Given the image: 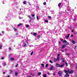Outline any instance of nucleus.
<instances>
[{"label":"nucleus","mask_w":77,"mask_h":77,"mask_svg":"<svg viewBox=\"0 0 77 77\" xmlns=\"http://www.w3.org/2000/svg\"><path fill=\"white\" fill-rule=\"evenodd\" d=\"M49 62L50 63H53V61H52L51 60H50Z\"/></svg>","instance_id":"40"},{"label":"nucleus","mask_w":77,"mask_h":77,"mask_svg":"<svg viewBox=\"0 0 77 77\" xmlns=\"http://www.w3.org/2000/svg\"><path fill=\"white\" fill-rule=\"evenodd\" d=\"M63 40L62 39H60V41H63Z\"/></svg>","instance_id":"51"},{"label":"nucleus","mask_w":77,"mask_h":77,"mask_svg":"<svg viewBox=\"0 0 77 77\" xmlns=\"http://www.w3.org/2000/svg\"><path fill=\"white\" fill-rule=\"evenodd\" d=\"M66 45H69V43L67 42H66Z\"/></svg>","instance_id":"29"},{"label":"nucleus","mask_w":77,"mask_h":77,"mask_svg":"<svg viewBox=\"0 0 77 77\" xmlns=\"http://www.w3.org/2000/svg\"><path fill=\"white\" fill-rule=\"evenodd\" d=\"M26 46H27V44H26V43H25L23 44V47H26Z\"/></svg>","instance_id":"8"},{"label":"nucleus","mask_w":77,"mask_h":77,"mask_svg":"<svg viewBox=\"0 0 77 77\" xmlns=\"http://www.w3.org/2000/svg\"><path fill=\"white\" fill-rule=\"evenodd\" d=\"M65 51H67V49H65Z\"/></svg>","instance_id":"56"},{"label":"nucleus","mask_w":77,"mask_h":77,"mask_svg":"<svg viewBox=\"0 0 77 77\" xmlns=\"http://www.w3.org/2000/svg\"><path fill=\"white\" fill-rule=\"evenodd\" d=\"M30 74L31 75H32V76H34L35 75V74H33L32 73H31Z\"/></svg>","instance_id":"34"},{"label":"nucleus","mask_w":77,"mask_h":77,"mask_svg":"<svg viewBox=\"0 0 77 77\" xmlns=\"http://www.w3.org/2000/svg\"><path fill=\"white\" fill-rule=\"evenodd\" d=\"M45 22H46V23H48V20H45Z\"/></svg>","instance_id":"46"},{"label":"nucleus","mask_w":77,"mask_h":77,"mask_svg":"<svg viewBox=\"0 0 77 77\" xmlns=\"http://www.w3.org/2000/svg\"><path fill=\"white\" fill-rule=\"evenodd\" d=\"M37 9H40L39 7L38 6H37Z\"/></svg>","instance_id":"32"},{"label":"nucleus","mask_w":77,"mask_h":77,"mask_svg":"<svg viewBox=\"0 0 77 77\" xmlns=\"http://www.w3.org/2000/svg\"><path fill=\"white\" fill-rule=\"evenodd\" d=\"M61 51L62 52H64V51L63 50H61Z\"/></svg>","instance_id":"53"},{"label":"nucleus","mask_w":77,"mask_h":77,"mask_svg":"<svg viewBox=\"0 0 77 77\" xmlns=\"http://www.w3.org/2000/svg\"><path fill=\"white\" fill-rule=\"evenodd\" d=\"M63 62H65V61H64V60H63Z\"/></svg>","instance_id":"62"},{"label":"nucleus","mask_w":77,"mask_h":77,"mask_svg":"<svg viewBox=\"0 0 77 77\" xmlns=\"http://www.w3.org/2000/svg\"><path fill=\"white\" fill-rule=\"evenodd\" d=\"M23 3L24 5H26V1H24L23 2Z\"/></svg>","instance_id":"20"},{"label":"nucleus","mask_w":77,"mask_h":77,"mask_svg":"<svg viewBox=\"0 0 77 77\" xmlns=\"http://www.w3.org/2000/svg\"><path fill=\"white\" fill-rule=\"evenodd\" d=\"M67 10L68 11H69L71 10V8H70V7H69V6L67 7Z\"/></svg>","instance_id":"7"},{"label":"nucleus","mask_w":77,"mask_h":77,"mask_svg":"<svg viewBox=\"0 0 77 77\" xmlns=\"http://www.w3.org/2000/svg\"><path fill=\"white\" fill-rule=\"evenodd\" d=\"M60 64L57 63L56 64V66L57 67H60Z\"/></svg>","instance_id":"10"},{"label":"nucleus","mask_w":77,"mask_h":77,"mask_svg":"<svg viewBox=\"0 0 77 77\" xmlns=\"http://www.w3.org/2000/svg\"><path fill=\"white\" fill-rule=\"evenodd\" d=\"M63 43H64L65 42V43H66V40H64L63 41Z\"/></svg>","instance_id":"33"},{"label":"nucleus","mask_w":77,"mask_h":77,"mask_svg":"<svg viewBox=\"0 0 77 77\" xmlns=\"http://www.w3.org/2000/svg\"><path fill=\"white\" fill-rule=\"evenodd\" d=\"M69 34H68V36H66V38L67 39H69Z\"/></svg>","instance_id":"11"},{"label":"nucleus","mask_w":77,"mask_h":77,"mask_svg":"<svg viewBox=\"0 0 77 77\" xmlns=\"http://www.w3.org/2000/svg\"><path fill=\"white\" fill-rule=\"evenodd\" d=\"M48 66V64H46V67L47 68V66Z\"/></svg>","instance_id":"43"},{"label":"nucleus","mask_w":77,"mask_h":77,"mask_svg":"<svg viewBox=\"0 0 77 77\" xmlns=\"http://www.w3.org/2000/svg\"><path fill=\"white\" fill-rule=\"evenodd\" d=\"M12 72H13V71H12V70H10V73H11H11H12Z\"/></svg>","instance_id":"42"},{"label":"nucleus","mask_w":77,"mask_h":77,"mask_svg":"<svg viewBox=\"0 0 77 77\" xmlns=\"http://www.w3.org/2000/svg\"><path fill=\"white\" fill-rule=\"evenodd\" d=\"M6 66V63H3V66Z\"/></svg>","instance_id":"38"},{"label":"nucleus","mask_w":77,"mask_h":77,"mask_svg":"<svg viewBox=\"0 0 77 77\" xmlns=\"http://www.w3.org/2000/svg\"><path fill=\"white\" fill-rule=\"evenodd\" d=\"M71 66H74V64L73 63L71 64Z\"/></svg>","instance_id":"47"},{"label":"nucleus","mask_w":77,"mask_h":77,"mask_svg":"<svg viewBox=\"0 0 77 77\" xmlns=\"http://www.w3.org/2000/svg\"><path fill=\"white\" fill-rule=\"evenodd\" d=\"M24 14H25V12H23V11L21 12V14L22 15H24Z\"/></svg>","instance_id":"17"},{"label":"nucleus","mask_w":77,"mask_h":77,"mask_svg":"<svg viewBox=\"0 0 77 77\" xmlns=\"http://www.w3.org/2000/svg\"><path fill=\"white\" fill-rule=\"evenodd\" d=\"M54 66H52L50 69V70H51V71H52V69H53V70H54Z\"/></svg>","instance_id":"3"},{"label":"nucleus","mask_w":77,"mask_h":77,"mask_svg":"<svg viewBox=\"0 0 77 77\" xmlns=\"http://www.w3.org/2000/svg\"><path fill=\"white\" fill-rule=\"evenodd\" d=\"M58 73L60 76H62V71H60Z\"/></svg>","instance_id":"6"},{"label":"nucleus","mask_w":77,"mask_h":77,"mask_svg":"<svg viewBox=\"0 0 77 77\" xmlns=\"http://www.w3.org/2000/svg\"><path fill=\"white\" fill-rule=\"evenodd\" d=\"M71 36L72 37H73V35H71Z\"/></svg>","instance_id":"59"},{"label":"nucleus","mask_w":77,"mask_h":77,"mask_svg":"<svg viewBox=\"0 0 77 77\" xmlns=\"http://www.w3.org/2000/svg\"><path fill=\"white\" fill-rule=\"evenodd\" d=\"M47 74L49 75V74H50V73H49V72H47Z\"/></svg>","instance_id":"55"},{"label":"nucleus","mask_w":77,"mask_h":77,"mask_svg":"<svg viewBox=\"0 0 77 77\" xmlns=\"http://www.w3.org/2000/svg\"><path fill=\"white\" fill-rule=\"evenodd\" d=\"M72 44H75V43H76V42H75V41L72 40Z\"/></svg>","instance_id":"13"},{"label":"nucleus","mask_w":77,"mask_h":77,"mask_svg":"<svg viewBox=\"0 0 77 77\" xmlns=\"http://www.w3.org/2000/svg\"><path fill=\"white\" fill-rule=\"evenodd\" d=\"M40 37H41V36H40L39 35H37V38H40Z\"/></svg>","instance_id":"35"},{"label":"nucleus","mask_w":77,"mask_h":77,"mask_svg":"<svg viewBox=\"0 0 77 77\" xmlns=\"http://www.w3.org/2000/svg\"><path fill=\"white\" fill-rule=\"evenodd\" d=\"M7 77H9V75H8L7 76Z\"/></svg>","instance_id":"64"},{"label":"nucleus","mask_w":77,"mask_h":77,"mask_svg":"<svg viewBox=\"0 0 77 77\" xmlns=\"http://www.w3.org/2000/svg\"><path fill=\"white\" fill-rule=\"evenodd\" d=\"M69 77V74L67 73L65 76V77Z\"/></svg>","instance_id":"14"},{"label":"nucleus","mask_w":77,"mask_h":77,"mask_svg":"<svg viewBox=\"0 0 77 77\" xmlns=\"http://www.w3.org/2000/svg\"><path fill=\"white\" fill-rule=\"evenodd\" d=\"M27 17L29 18H30V19H31V20H34V19H35V18L34 17H33V19H32V17L29 15H28Z\"/></svg>","instance_id":"5"},{"label":"nucleus","mask_w":77,"mask_h":77,"mask_svg":"<svg viewBox=\"0 0 77 77\" xmlns=\"http://www.w3.org/2000/svg\"><path fill=\"white\" fill-rule=\"evenodd\" d=\"M60 56V54H59L58 55L57 57V58L56 60H57V61H59V60L60 59V58H59V56Z\"/></svg>","instance_id":"4"},{"label":"nucleus","mask_w":77,"mask_h":77,"mask_svg":"<svg viewBox=\"0 0 77 77\" xmlns=\"http://www.w3.org/2000/svg\"><path fill=\"white\" fill-rule=\"evenodd\" d=\"M2 59H4V57H2Z\"/></svg>","instance_id":"60"},{"label":"nucleus","mask_w":77,"mask_h":77,"mask_svg":"<svg viewBox=\"0 0 77 77\" xmlns=\"http://www.w3.org/2000/svg\"><path fill=\"white\" fill-rule=\"evenodd\" d=\"M11 60H12V61L14 60V58H10Z\"/></svg>","instance_id":"23"},{"label":"nucleus","mask_w":77,"mask_h":77,"mask_svg":"<svg viewBox=\"0 0 77 77\" xmlns=\"http://www.w3.org/2000/svg\"><path fill=\"white\" fill-rule=\"evenodd\" d=\"M64 72L66 73V74H67L68 73V71L65 70H64Z\"/></svg>","instance_id":"19"},{"label":"nucleus","mask_w":77,"mask_h":77,"mask_svg":"<svg viewBox=\"0 0 77 77\" xmlns=\"http://www.w3.org/2000/svg\"><path fill=\"white\" fill-rule=\"evenodd\" d=\"M41 75V72H39L37 74V75Z\"/></svg>","instance_id":"18"},{"label":"nucleus","mask_w":77,"mask_h":77,"mask_svg":"<svg viewBox=\"0 0 77 77\" xmlns=\"http://www.w3.org/2000/svg\"><path fill=\"white\" fill-rule=\"evenodd\" d=\"M66 56H69V54H66Z\"/></svg>","instance_id":"41"},{"label":"nucleus","mask_w":77,"mask_h":77,"mask_svg":"<svg viewBox=\"0 0 77 77\" xmlns=\"http://www.w3.org/2000/svg\"><path fill=\"white\" fill-rule=\"evenodd\" d=\"M56 75V74L54 73L53 75Z\"/></svg>","instance_id":"61"},{"label":"nucleus","mask_w":77,"mask_h":77,"mask_svg":"<svg viewBox=\"0 0 77 77\" xmlns=\"http://www.w3.org/2000/svg\"><path fill=\"white\" fill-rule=\"evenodd\" d=\"M13 29L15 30V31H17V29L15 27Z\"/></svg>","instance_id":"22"},{"label":"nucleus","mask_w":77,"mask_h":77,"mask_svg":"<svg viewBox=\"0 0 77 77\" xmlns=\"http://www.w3.org/2000/svg\"><path fill=\"white\" fill-rule=\"evenodd\" d=\"M32 19H31V20H30L29 21V23H31V22L32 21Z\"/></svg>","instance_id":"48"},{"label":"nucleus","mask_w":77,"mask_h":77,"mask_svg":"<svg viewBox=\"0 0 77 77\" xmlns=\"http://www.w3.org/2000/svg\"><path fill=\"white\" fill-rule=\"evenodd\" d=\"M18 64H17L15 66V67H17L18 66Z\"/></svg>","instance_id":"52"},{"label":"nucleus","mask_w":77,"mask_h":77,"mask_svg":"<svg viewBox=\"0 0 77 77\" xmlns=\"http://www.w3.org/2000/svg\"><path fill=\"white\" fill-rule=\"evenodd\" d=\"M29 47H33V45H31L29 46Z\"/></svg>","instance_id":"57"},{"label":"nucleus","mask_w":77,"mask_h":77,"mask_svg":"<svg viewBox=\"0 0 77 77\" xmlns=\"http://www.w3.org/2000/svg\"><path fill=\"white\" fill-rule=\"evenodd\" d=\"M37 35V33L34 32L33 34V36H36V35Z\"/></svg>","instance_id":"16"},{"label":"nucleus","mask_w":77,"mask_h":77,"mask_svg":"<svg viewBox=\"0 0 77 77\" xmlns=\"http://www.w3.org/2000/svg\"><path fill=\"white\" fill-rule=\"evenodd\" d=\"M66 47V45H62V47H61V48L62 49H63V48H64Z\"/></svg>","instance_id":"9"},{"label":"nucleus","mask_w":77,"mask_h":77,"mask_svg":"<svg viewBox=\"0 0 77 77\" xmlns=\"http://www.w3.org/2000/svg\"><path fill=\"white\" fill-rule=\"evenodd\" d=\"M68 72L69 74H73V73H74V71L69 69L68 70Z\"/></svg>","instance_id":"1"},{"label":"nucleus","mask_w":77,"mask_h":77,"mask_svg":"<svg viewBox=\"0 0 77 77\" xmlns=\"http://www.w3.org/2000/svg\"><path fill=\"white\" fill-rule=\"evenodd\" d=\"M3 47V46L2 45H0V49H2V47Z\"/></svg>","instance_id":"28"},{"label":"nucleus","mask_w":77,"mask_h":77,"mask_svg":"<svg viewBox=\"0 0 77 77\" xmlns=\"http://www.w3.org/2000/svg\"><path fill=\"white\" fill-rule=\"evenodd\" d=\"M33 51H32V52L31 53V54H30V55H31V56H32V54H33Z\"/></svg>","instance_id":"37"},{"label":"nucleus","mask_w":77,"mask_h":77,"mask_svg":"<svg viewBox=\"0 0 77 77\" xmlns=\"http://www.w3.org/2000/svg\"><path fill=\"white\" fill-rule=\"evenodd\" d=\"M29 5H30V6H31V4H30L29 2Z\"/></svg>","instance_id":"54"},{"label":"nucleus","mask_w":77,"mask_h":77,"mask_svg":"<svg viewBox=\"0 0 77 77\" xmlns=\"http://www.w3.org/2000/svg\"><path fill=\"white\" fill-rule=\"evenodd\" d=\"M60 5H61V3H60L58 4V7H60Z\"/></svg>","instance_id":"24"},{"label":"nucleus","mask_w":77,"mask_h":77,"mask_svg":"<svg viewBox=\"0 0 77 77\" xmlns=\"http://www.w3.org/2000/svg\"><path fill=\"white\" fill-rule=\"evenodd\" d=\"M32 17H34L35 16V14H32Z\"/></svg>","instance_id":"50"},{"label":"nucleus","mask_w":77,"mask_h":77,"mask_svg":"<svg viewBox=\"0 0 77 77\" xmlns=\"http://www.w3.org/2000/svg\"><path fill=\"white\" fill-rule=\"evenodd\" d=\"M9 50H11V47H9Z\"/></svg>","instance_id":"49"},{"label":"nucleus","mask_w":77,"mask_h":77,"mask_svg":"<svg viewBox=\"0 0 77 77\" xmlns=\"http://www.w3.org/2000/svg\"><path fill=\"white\" fill-rule=\"evenodd\" d=\"M42 75L43 77H47V75L46 74L45 75Z\"/></svg>","instance_id":"26"},{"label":"nucleus","mask_w":77,"mask_h":77,"mask_svg":"<svg viewBox=\"0 0 77 77\" xmlns=\"http://www.w3.org/2000/svg\"><path fill=\"white\" fill-rule=\"evenodd\" d=\"M25 42L27 43V44H28V43L30 42V40L27 39L26 40Z\"/></svg>","instance_id":"2"},{"label":"nucleus","mask_w":77,"mask_h":77,"mask_svg":"<svg viewBox=\"0 0 77 77\" xmlns=\"http://www.w3.org/2000/svg\"><path fill=\"white\" fill-rule=\"evenodd\" d=\"M21 25H22V24L20 23V24L18 25L17 26V27H20V26H21Z\"/></svg>","instance_id":"31"},{"label":"nucleus","mask_w":77,"mask_h":77,"mask_svg":"<svg viewBox=\"0 0 77 77\" xmlns=\"http://www.w3.org/2000/svg\"><path fill=\"white\" fill-rule=\"evenodd\" d=\"M57 61V60L56 59H55L54 60V62H56Z\"/></svg>","instance_id":"27"},{"label":"nucleus","mask_w":77,"mask_h":77,"mask_svg":"<svg viewBox=\"0 0 77 77\" xmlns=\"http://www.w3.org/2000/svg\"><path fill=\"white\" fill-rule=\"evenodd\" d=\"M37 20H39V18H38V16H37Z\"/></svg>","instance_id":"39"},{"label":"nucleus","mask_w":77,"mask_h":77,"mask_svg":"<svg viewBox=\"0 0 77 77\" xmlns=\"http://www.w3.org/2000/svg\"><path fill=\"white\" fill-rule=\"evenodd\" d=\"M41 66H42L43 68L44 67V64L42 63L41 64Z\"/></svg>","instance_id":"25"},{"label":"nucleus","mask_w":77,"mask_h":77,"mask_svg":"<svg viewBox=\"0 0 77 77\" xmlns=\"http://www.w3.org/2000/svg\"><path fill=\"white\" fill-rule=\"evenodd\" d=\"M65 63L66 65V66H68V64L67 63L65 62Z\"/></svg>","instance_id":"44"},{"label":"nucleus","mask_w":77,"mask_h":77,"mask_svg":"<svg viewBox=\"0 0 77 77\" xmlns=\"http://www.w3.org/2000/svg\"><path fill=\"white\" fill-rule=\"evenodd\" d=\"M64 66V64H62L61 66L60 65V68H62V67H63Z\"/></svg>","instance_id":"15"},{"label":"nucleus","mask_w":77,"mask_h":77,"mask_svg":"<svg viewBox=\"0 0 77 77\" xmlns=\"http://www.w3.org/2000/svg\"><path fill=\"white\" fill-rule=\"evenodd\" d=\"M76 19H77V15H76L75 16V19L73 20V21H75Z\"/></svg>","instance_id":"12"},{"label":"nucleus","mask_w":77,"mask_h":77,"mask_svg":"<svg viewBox=\"0 0 77 77\" xmlns=\"http://www.w3.org/2000/svg\"><path fill=\"white\" fill-rule=\"evenodd\" d=\"M26 27L27 28H29V25H26Z\"/></svg>","instance_id":"30"},{"label":"nucleus","mask_w":77,"mask_h":77,"mask_svg":"<svg viewBox=\"0 0 77 77\" xmlns=\"http://www.w3.org/2000/svg\"><path fill=\"white\" fill-rule=\"evenodd\" d=\"M3 74H5V72H3Z\"/></svg>","instance_id":"58"},{"label":"nucleus","mask_w":77,"mask_h":77,"mask_svg":"<svg viewBox=\"0 0 77 77\" xmlns=\"http://www.w3.org/2000/svg\"><path fill=\"white\" fill-rule=\"evenodd\" d=\"M46 2H44L43 3L44 5H46Z\"/></svg>","instance_id":"36"},{"label":"nucleus","mask_w":77,"mask_h":77,"mask_svg":"<svg viewBox=\"0 0 77 77\" xmlns=\"http://www.w3.org/2000/svg\"><path fill=\"white\" fill-rule=\"evenodd\" d=\"M76 69H77V64L76 67Z\"/></svg>","instance_id":"63"},{"label":"nucleus","mask_w":77,"mask_h":77,"mask_svg":"<svg viewBox=\"0 0 77 77\" xmlns=\"http://www.w3.org/2000/svg\"><path fill=\"white\" fill-rule=\"evenodd\" d=\"M48 17L49 19H51V16H49Z\"/></svg>","instance_id":"45"},{"label":"nucleus","mask_w":77,"mask_h":77,"mask_svg":"<svg viewBox=\"0 0 77 77\" xmlns=\"http://www.w3.org/2000/svg\"><path fill=\"white\" fill-rule=\"evenodd\" d=\"M14 74L16 76H17L18 75V73H17V72H16Z\"/></svg>","instance_id":"21"}]
</instances>
